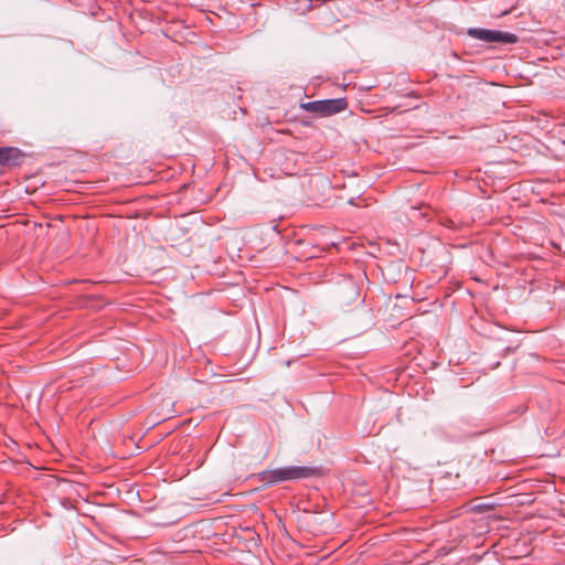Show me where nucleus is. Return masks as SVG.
Wrapping results in <instances>:
<instances>
[{"label": "nucleus", "mask_w": 565, "mask_h": 565, "mask_svg": "<svg viewBox=\"0 0 565 565\" xmlns=\"http://www.w3.org/2000/svg\"><path fill=\"white\" fill-rule=\"evenodd\" d=\"M25 159V153L15 147H0V167H20Z\"/></svg>", "instance_id": "obj_4"}, {"label": "nucleus", "mask_w": 565, "mask_h": 565, "mask_svg": "<svg viewBox=\"0 0 565 565\" xmlns=\"http://www.w3.org/2000/svg\"><path fill=\"white\" fill-rule=\"evenodd\" d=\"M467 34L476 40L486 43H507L512 44L518 41V36L510 32H502L498 30H489L481 28H471Z\"/></svg>", "instance_id": "obj_3"}, {"label": "nucleus", "mask_w": 565, "mask_h": 565, "mask_svg": "<svg viewBox=\"0 0 565 565\" xmlns=\"http://www.w3.org/2000/svg\"><path fill=\"white\" fill-rule=\"evenodd\" d=\"M320 473L321 470L317 467L288 466L265 470L259 473V479L264 484L273 486L285 481L317 477Z\"/></svg>", "instance_id": "obj_1"}, {"label": "nucleus", "mask_w": 565, "mask_h": 565, "mask_svg": "<svg viewBox=\"0 0 565 565\" xmlns=\"http://www.w3.org/2000/svg\"><path fill=\"white\" fill-rule=\"evenodd\" d=\"M300 107L303 110L316 114L320 117H328L344 111L348 108V100L344 97L321 99L302 103Z\"/></svg>", "instance_id": "obj_2"}]
</instances>
